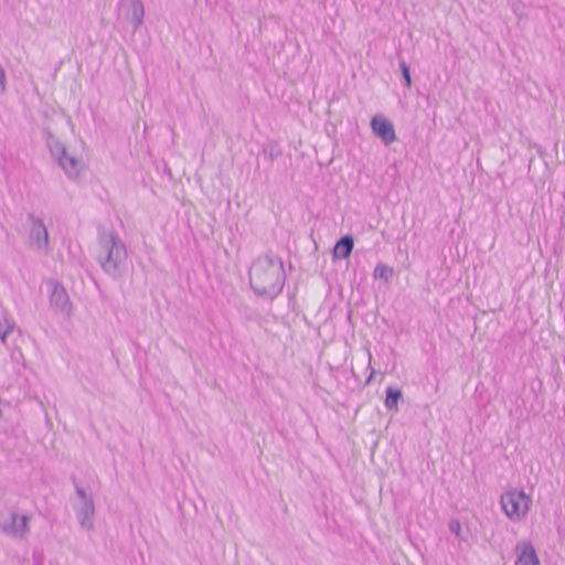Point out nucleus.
Listing matches in <instances>:
<instances>
[{"label":"nucleus","instance_id":"f257e3e1","mask_svg":"<svg viewBox=\"0 0 565 565\" xmlns=\"http://www.w3.org/2000/svg\"><path fill=\"white\" fill-rule=\"evenodd\" d=\"M286 274L284 263L273 255L256 258L249 268V285L260 297L274 299L285 285Z\"/></svg>","mask_w":565,"mask_h":565},{"label":"nucleus","instance_id":"f03ea898","mask_svg":"<svg viewBox=\"0 0 565 565\" xmlns=\"http://www.w3.org/2000/svg\"><path fill=\"white\" fill-rule=\"evenodd\" d=\"M97 260L102 269L113 278L121 277L128 268V253L125 243L114 233L99 237Z\"/></svg>","mask_w":565,"mask_h":565},{"label":"nucleus","instance_id":"7ed1b4c3","mask_svg":"<svg viewBox=\"0 0 565 565\" xmlns=\"http://www.w3.org/2000/svg\"><path fill=\"white\" fill-rule=\"evenodd\" d=\"M532 498L523 489L510 488L500 497V505L505 516L513 523L524 521L532 507Z\"/></svg>","mask_w":565,"mask_h":565},{"label":"nucleus","instance_id":"20e7f679","mask_svg":"<svg viewBox=\"0 0 565 565\" xmlns=\"http://www.w3.org/2000/svg\"><path fill=\"white\" fill-rule=\"evenodd\" d=\"M30 516L11 511L9 515L0 520V529L7 535L15 540H25L30 532Z\"/></svg>","mask_w":565,"mask_h":565},{"label":"nucleus","instance_id":"39448f33","mask_svg":"<svg viewBox=\"0 0 565 565\" xmlns=\"http://www.w3.org/2000/svg\"><path fill=\"white\" fill-rule=\"evenodd\" d=\"M49 148L65 174L72 180L77 179L81 173L82 162L74 156L68 154L65 147L58 140L50 141Z\"/></svg>","mask_w":565,"mask_h":565},{"label":"nucleus","instance_id":"423d86ee","mask_svg":"<svg viewBox=\"0 0 565 565\" xmlns=\"http://www.w3.org/2000/svg\"><path fill=\"white\" fill-rule=\"evenodd\" d=\"M76 494L79 499V502L74 508L76 518L83 529L92 531L94 529L95 515L93 498L81 487H76Z\"/></svg>","mask_w":565,"mask_h":565},{"label":"nucleus","instance_id":"0eeeda50","mask_svg":"<svg viewBox=\"0 0 565 565\" xmlns=\"http://www.w3.org/2000/svg\"><path fill=\"white\" fill-rule=\"evenodd\" d=\"M30 224V241L31 244L41 252H50V239L47 228L41 217L30 214L28 216Z\"/></svg>","mask_w":565,"mask_h":565},{"label":"nucleus","instance_id":"6e6552de","mask_svg":"<svg viewBox=\"0 0 565 565\" xmlns=\"http://www.w3.org/2000/svg\"><path fill=\"white\" fill-rule=\"evenodd\" d=\"M51 286V308L57 313H61L65 317H70L72 312V303L70 301V297L67 295L66 289L56 282H52Z\"/></svg>","mask_w":565,"mask_h":565},{"label":"nucleus","instance_id":"1a4fd4ad","mask_svg":"<svg viewBox=\"0 0 565 565\" xmlns=\"http://www.w3.org/2000/svg\"><path fill=\"white\" fill-rule=\"evenodd\" d=\"M371 128L374 135H376L386 145H391L396 140V134L393 124L384 116H374L371 120Z\"/></svg>","mask_w":565,"mask_h":565},{"label":"nucleus","instance_id":"9d476101","mask_svg":"<svg viewBox=\"0 0 565 565\" xmlns=\"http://www.w3.org/2000/svg\"><path fill=\"white\" fill-rule=\"evenodd\" d=\"M515 565H540L539 556L531 542H519L515 545Z\"/></svg>","mask_w":565,"mask_h":565},{"label":"nucleus","instance_id":"9b49d317","mask_svg":"<svg viewBox=\"0 0 565 565\" xmlns=\"http://www.w3.org/2000/svg\"><path fill=\"white\" fill-rule=\"evenodd\" d=\"M21 335V332L19 329H17V326L13 320L8 319L7 317L3 318V320L0 322V340L1 342L10 348V339H12V342H15V339Z\"/></svg>","mask_w":565,"mask_h":565},{"label":"nucleus","instance_id":"f8f14e48","mask_svg":"<svg viewBox=\"0 0 565 565\" xmlns=\"http://www.w3.org/2000/svg\"><path fill=\"white\" fill-rule=\"evenodd\" d=\"M354 241L351 235L341 237L333 247L332 257L333 259H345L348 258L353 249Z\"/></svg>","mask_w":565,"mask_h":565},{"label":"nucleus","instance_id":"ddd939ff","mask_svg":"<svg viewBox=\"0 0 565 565\" xmlns=\"http://www.w3.org/2000/svg\"><path fill=\"white\" fill-rule=\"evenodd\" d=\"M129 10L127 19L131 21L134 29L137 30L143 22L145 9L141 0H128Z\"/></svg>","mask_w":565,"mask_h":565},{"label":"nucleus","instance_id":"4468645a","mask_svg":"<svg viewBox=\"0 0 565 565\" xmlns=\"http://www.w3.org/2000/svg\"><path fill=\"white\" fill-rule=\"evenodd\" d=\"M402 399L401 390L387 387L386 388V398H385V407L390 411L398 409V402Z\"/></svg>","mask_w":565,"mask_h":565},{"label":"nucleus","instance_id":"2eb2a0df","mask_svg":"<svg viewBox=\"0 0 565 565\" xmlns=\"http://www.w3.org/2000/svg\"><path fill=\"white\" fill-rule=\"evenodd\" d=\"M393 275H394L393 268L383 263H379L375 266L374 273H373V276L375 279H382L386 282L392 279Z\"/></svg>","mask_w":565,"mask_h":565},{"label":"nucleus","instance_id":"dca6fc26","mask_svg":"<svg viewBox=\"0 0 565 565\" xmlns=\"http://www.w3.org/2000/svg\"><path fill=\"white\" fill-rule=\"evenodd\" d=\"M399 68L403 74L405 86L409 88L412 86V77H411L409 67L404 60H399Z\"/></svg>","mask_w":565,"mask_h":565},{"label":"nucleus","instance_id":"f3484780","mask_svg":"<svg viewBox=\"0 0 565 565\" xmlns=\"http://www.w3.org/2000/svg\"><path fill=\"white\" fill-rule=\"evenodd\" d=\"M449 531L456 535L457 539L465 541L466 539L461 535V524L457 519H452L448 523Z\"/></svg>","mask_w":565,"mask_h":565},{"label":"nucleus","instance_id":"a211bd4d","mask_svg":"<svg viewBox=\"0 0 565 565\" xmlns=\"http://www.w3.org/2000/svg\"><path fill=\"white\" fill-rule=\"evenodd\" d=\"M7 77H6V71L0 65V94L6 92L7 88Z\"/></svg>","mask_w":565,"mask_h":565},{"label":"nucleus","instance_id":"6ab92c4d","mask_svg":"<svg viewBox=\"0 0 565 565\" xmlns=\"http://www.w3.org/2000/svg\"><path fill=\"white\" fill-rule=\"evenodd\" d=\"M269 159L273 161L276 158V154L274 153V149H270L268 152Z\"/></svg>","mask_w":565,"mask_h":565},{"label":"nucleus","instance_id":"aec40b11","mask_svg":"<svg viewBox=\"0 0 565 565\" xmlns=\"http://www.w3.org/2000/svg\"><path fill=\"white\" fill-rule=\"evenodd\" d=\"M373 373H374V370H372L370 377L366 380V383H370Z\"/></svg>","mask_w":565,"mask_h":565},{"label":"nucleus","instance_id":"412c9836","mask_svg":"<svg viewBox=\"0 0 565 565\" xmlns=\"http://www.w3.org/2000/svg\"><path fill=\"white\" fill-rule=\"evenodd\" d=\"M367 356H369V361H371L372 354L370 351L367 352Z\"/></svg>","mask_w":565,"mask_h":565}]
</instances>
